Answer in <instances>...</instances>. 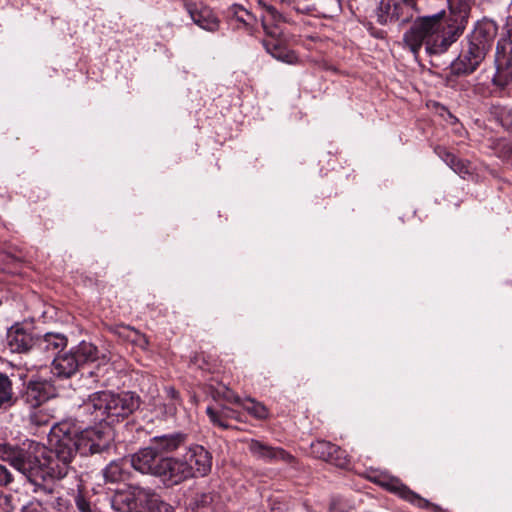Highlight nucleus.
I'll list each match as a JSON object with an SVG mask.
<instances>
[{"label": "nucleus", "instance_id": "f257e3e1", "mask_svg": "<svg viewBox=\"0 0 512 512\" xmlns=\"http://www.w3.org/2000/svg\"><path fill=\"white\" fill-rule=\"evenodd\" d=\"M444 10L433 15L417 17L403 35V43L415 57L424 46L429 56H440L448 51L463 34L468 24L472 0H447Z\"/></svg>", "mask_w": 512, "mask_h": 512}, {"label": "nucleus", "instance_id": "f03ea898", "mask_svg": "<svg viewBox=\"0 0 512 512\" xmlns=\"http://www.w3.org/2000/svg\"><path fill=\"white\" fill-rule=\"evenodd\" d=\"M110 441V435L97 428L80 431L70 421L55 424L50 430L49 444L52 447V454L58 458L59 465H54L52 470L64 478L77 452L84 456L99 453L109 447Z\"/></svg>", "mask_w": 512, "mask_h": 512}, {"label": "nucleus", "instance_id": "7ed1b4c3", "mask_svg": "<svg viewBox=\"0 0 512 512\" xmlns=\"http://www.w3.org/2000/svg\"><path fill=\"white\" fill-rule=\"evenodd\" d=\"M0 460L8 462L15 470L36 485L42 481L62 479L54 473V465H59L58 458L37 441L26 439L20 444L0 443Z\"/></svg>", "mask_w": 512, "mask_h": 512}, {"label": "nucleus", "instance_id": "20e7f679", "mask_svg": "<svg viewBox=\"0 0 512 512\" xmlns=\"http://www.w3.org/2000/svg\"><path fill=\"white\" fill-rule=\"evenodd\" d=\"M139 407V400L130 393L115 394L111 391L93 393L82 408L89 412L92 421H119Z\"/></svg>", "mask_w": 512, "mask_h": 512}, {"label": "nucleus", "instance_id": "39448f33", "mask_svg": "<svg viewBox=\"0 0 512 512\" xmlns=\"http://www.w3.org/2000/svg\"><path fill=\"white\" fill-rule=\"evenodd\" d=\"M159 501V496L153 489L130 485L114 495L112 507L120 512H152Z\"/></svg>", "mask_w": 512, "mask_h": 512}, {"label": "nucleus", "instance_id": "423d86ee", "mask_svg": "<svg viewBox=\"0 0 512 512\" xmlns=\"http://www.w3.org/2000/svg\"><path fill=\"white\" fill-rule=\"evenodd\" d=\"M503 35L496 47V73L492 79L495 86L503 89L512 82V20H507Z\"/></svg>", "mask_w": 512, "mask_h": 512}, {"label": "nucleus", "instance_id": "0eeeda50", "mask_svg": "<svg viewBox=\"0 0 512 512\" xmlns=\"http://www.w3.org/2000/svg\"><path fill=\"white\" fill-rule=\"evenodd\" d=\"M281 15L272 7L267 6L262 15V26L267 35V39L263 40L266 50L275 58L286 60L287 55L282 48V30L279 27Z\"/></svg>", "mask_w": 512, "mask_h": 512}, {"label": "nucleus", "instance_id": "6e6552de", "mask_svg": "<svg viewBox=\"0 0 512 512\" xmlns=\"http://www.w3.org/2000/svg\"><path fill=\"white\" fill-rule=\"evenodd\" d=\"M488 51L467 37V44L463 47L458 58L452 63V71L456 75H469L473 73L485 59Z\"/></svg>", "mask_w": 512, "mask_h": 512}, {"label": "nucleus", "instance_id": "1a4fd4ad", "mask_svg": "<svg viewBox=\"0 0 512 512\" xmlns=\"http://www.w3.org/2000/svg\"><path fill=\"white\" fill-rule=\"evenodd\" d=\"M164 458L165 456L158 451L157 447L150 445L131 455L130 464L142 474L158 477Z\"/></svg>", "mask_w": 512, "mask_h": 512}, {"label": "nucleus", "instance_id": "9d476101", "mask_svg": "<svg viewBox=\"0 0 512 512\" xmlns=\"http://www.w3.org/2000/svg\"><path fill=\"white\" fill-rule=\"evenodd\" d=\"M181 458L190 467V478L205 476L211 470L212 457L202 446L190 447Z\"/></svg>", "mask_w": 512, "mask_h": 512}, {"label": "nucleus", "instance_id": "9b49d317", "mask_svg": "<svg viewBox=\"0 0 512 512\" xmlns=\"http://www.w3.org/2000/svg\"><path fill=\"white\" fill-rule=\"evenodd\" d=\"M311 453L314 457L340 468H344L350 463L347 453L337 445L328 441L317 440L313 442L311 444Z\"/></svg>", "mask_w": 512, "mask_h": 512}, {"label": "nucleus", "instance_id": "f8f14e48", "mask_svg": "<svg viewBox=\"0 0 512 512\" xmlns=\"http://www.w3.org/2000/svg\"><path fill=\"white\" fill-rule=\"evenodd\" d=\"M158 477L168 485H178L190 479V467L186 466L181 457L165 456Z\"/></svg>", "mask_w": 512, "mask_h": 512}, {"label": "nucleus", "instance_id": "ddd939ff", "mask_svg": "<svg viewBox=\"0 0 512 512\" xmlns=\"http://www.w3.org/2000/svg\"><path fill=\"white\" fill-rule=\"evenodd\" d=\"M52 396V386L44 380H31L22 395L24 404L29 408H38Z\"/></svg>", "mask_w": 512, "mask_h": 512}, {"label": "nucleus", "instance_id": "4468645a", "mask_svg": "<svg viewBox=\"0 0 512 512\" xmlns=\"http://www.w3.org/2000/svg\"><path fill=\"white\" fill-rule=\"evenodd\" d=\"M67 342L64 334L46 333L36 338L34 354L44 359H50L64 349L67 346Z\"/></svg>", "mask_w": 512, "mask_h": 512}, {"label": "nucleus", "instance_id": "2eb2a0df", "mask_svg": "<svg viewBox=\"0 0 512 512\" xmlns=\"http://www.w3.org/2000/svg\"><path fill=\"white\" fill-rule=\"evenodd\" d=\"M193 512H226L224 498L216 491L196 493L189 502Z\"/></svg>", "mask_w": 512, "mask_h": 512}, {"label": "nucleus", "instance_id": "dca6fc26", "mask_svg": "<svg viewBox=\"0 0 512 512\" xmlns=\"http://www.w3.org/2000/svg\"><path fill=\"white\" fill-rule=\"evenodd\" d=\"M248 449L253 457L266 462L283 461L291 463L294 459L293 456L284 449L272 447L255 439L248 442Z\"/></svg>", "mask_w": 512, "mask_h": 512}, {"label": "nucleus", "instance_id": "f3484780", "mask_svg": "<svg viewBox=\"0 0 512 512\" xmlns=\"http://www.w3.org/2000/svg\"><path fill=\"white\" fill-rule=\"evenodd\" d=\"M375 482L386 490L397 494L402 499L416 505L417 507L426 508L429 506V502L426 499L410 490L397 478L390 477L377 479Z\"/></svg>", "mask_w": 512, "mask_h": 512}, {"label": "nucleus", "instance_id": "a211bd4d", "mask_svg": "<svg viewBox=\"0 0 512 512\" xmlns=\"http://www.w3.org/2000/svg\"><path fill=\"white\" fill-rule=\"evenodd\" d=\"M497 33V24L493 20L483 19L477 22L473 31L468 35V38L489 51Z\"/></svg>", "mask_w": 512, "mask_h": 512}, {"label": "nucleus", "instance_id": "6ab92c4d", "mask_svg": "<svg viewBox=\"0 0 512 512\" xmlns=\"http://www.w3.org/2000/svg\"><path fill=\"white\" fill-rule=\"evenodd\" d=\"M36 339L21 327H11L7 334V344L12 352L25 353L35 350Z\"/></svg>", "mask_w": 512, "mask_h": 512}, {"label": "nucleus", "instance_id": "aec40b11", "mask_svg": "<svg viewBox=\"0 0 512 512\" xmlns=\"http://www.w3.org/2000/svg\"><path fill=\"white\" fill-rule=\"evenodd\" d=\"M79 367L77 356L71 350L54 358L52 373L59 378H70L78 371Z\"/></svg>", "mask_w": 512, "mask_h": 512}, {"label": "nucleus", "instance_id": "412c9836", "mask_svg": "<svg viewBox=\"0 0 512 512\" xmlns=\"http://www.w3.org/2000/svg\"><path fill=\"white\" fill-rule=\"evenodd\" d=\"M206 414L213 425L222 429H228L230 427L228 424L229 419L240 420V414L237 411L224 405L216 407L208 406L206 408Z\"/></svg>", "mask_w": 512, "mask_h": 512}, {"label": "nucleus", "instance_id": "4be33fe9", "mask_svg": "<svg viewBox=\"0 0 512 512\" xmlns=\"http://www.w3.org/2000/svg\"><path fill=\"white\" fill-rule=\"evenodd\" d=\"M186 8L193 22L202 29L215 31L218 28V21L209 9L197 10L193 4H187Z\"/></svg>", "mask_w": 512, "mask_h": 512}, {"label": "nucleus", "instance_id": "5701e85b", "mask_svg": "<svg viewBox=\"0 0 512 512\" xmlns=\"http://www.w3.org/2000/svg\"><path fill=\"white\" fill-rule=\"evenodd\" d=\"M16 401L12 380L8 375L0 372V408L10 409L16 404Z\"/></svg>", "mask_w": 512, "mask_h": 512}, {"label": "nucleus", "instance_id": "b1692460", "mask_svg": "<svg viewBox=\"0 0 512 512\" xmlns=\"http://www.w3.org/2000/svg\"><path fill=\"white\" fill-rule=\"evenodd\" d=\"M126 462L117 460L110 462L103 470L106 482L118 483L126 479L128 472L125 468Z\"/></svg>", "mask_w": 512, "mask_h": 512}, {"label": "nucleus", "instance_id": "393cba45", "mask_svg": "<svg viewBox=\"0 0 512 512\" xmlns=\"http://www.w3.org/2000/svg\"><path fill=\"white\" fill-rule=\"evenodd\" d=\"M72 351L77 356V361L80 366L99 359V351L97 347L90 342L82 341L78 346L73 348Z\"/></svg>", "mask_w": 512, "mask_h": 512}, {"label": "nucleus", "instance_id": "a878e982", "mask_svg": "<svg viewBox=\"0 0 512 512\" xmlns=\"http://www.w3.org/2000/svg\"><path fill=\"white\" fill-rule=\"evenodd\" d=\"M185 440V436L180 433L164 435L154 438L152 445L158 448V451L172 452L180 447Z\"/></svg>", "mask_w": 512, "mask_h": 512}, {"label": "nucleus", "instance_id": "bb28decb", "mask_svg": "<svg viewBox=\"0 0 512 512\" xmlns=\"http://www.w3.org/2000/svg\"><path fill=\"white\" fill-rule=\"evenodd\" d=\"M30 410L31 411L29 413V422L32 425L38 427L46 426L54 418L53 410L48 407L40 406L38 408H32Z\"/></svg>", "mask_w": 512, "mask_h": 512}, {"label": "nucleus", "instance_id": "cd10ccee", "mask_svg": "<svg viewBox=\"0 0 512 512\" xmlns=\"http://www.w3.org/2000/svg\"><path fill=\"white\" fill-rule=\"evenodd\" d=\"M242 408L247 411L252 417L258 420L267 419L269 416V411L267 407L253 398L244 399V404Z\"/></svg>", "mask_w": 512, "mask_h": 512}, {"label": "nucleus", "instance_id": "c85d7f7f", "mask_svg": "<svg viewBox=\"0 0 512 512\" xmlns=\"http://www.w3.org/2000/svg\"><path fill=\"white\" fill-rule=\"evenodd\" d=\"M392 15L396 18V22L407 23L413 19V17L420 12V9H411L407 5H404L400 1L393 2Z\"/></svg>", "mask_w": 512, "mask_h": 512}, {"label": "nucleus", "instance_id": "c756f323", "mask_svg": "<svg viewBox=\"0 0 512 512\" xmlns=\"http://www.w3.org/2000/svg\"><path fill=\"white\" fill-rule=\"evenodd\" d=\"M393 1L392 0H382L377 10V21L378 23L385 25L387 23L396 21V18L393 17Z\"/></svg>", "mask_w": 512, "mask_h": 512}, {"label": "nucleus", "instance_id": "7c9ffc66", "mask_svg": "<svg viewBox=\"0 0 512 512\" xmlns=\"http://www.w3.org/2000/svg\"><path fill=\"white\" fill-rule=\"evenodd\" d=\"M435 152L447 165L450 166L451 169L455 168L457 161H461L454 154L449 152L445 147L438 146L435 149Z\"/></svg>", "mask_w": 512, "mask_h": 512}, {"label": "nucleus", "instance_id": "2f4dec72", "mask_svg": "<svg viewBox=\"0 0 512 512\" xmlns=\"http://www.w3.org/2000/svg\"><path fill=\"white\" fill-rule=\"evenodd\" d=\"M132 344L140 347L141 349H147L149 345V340L145 334H142L140 331L134 328L132 332V336L129 340Z\"/></svg>", "mask_w": 512, "mask_h": 512}, {"label": "nucleus", "instance_id": "473e14b6", "mask_svg": "<svg viewBox=\"0 0 512 512\" xmlns=\"http://www.w3.org/2000/svg\"><path fill=\"white\" fill-rule=\"evenodd\" d=\"M133 330H134L133 327L123 325V324L116 325L111 328V331L114 334H116L118 337L123 338L124 340H127V341L130 340Z\"/></svg>", "mask_w": 512, "mask_h": 512}, {"label": "nucleus", "instance_id": "72a5a7b5", "mask_svg": "<svg viewBox=\"0 0 512 512\" xmlns=\"http://www.w3.org/2000/svg\"><path fill=\"white\" fill-rule=\"evenodd\" d=\"M180 401H169L159 404V409L164 416H173L177 412Z\"/></svg>", "mask_w": 512, "mask_h": 512}, {"label": "nucleus", "instance_id": "f704fd0d", "mask_svg": "<svg viewBox=\"0 0 512 512\" xmlns=\"http://www.w3.org/2000/svg\"><path fill=\"white\" fill-rule=\"evenodd\" d=\"M74 502L80 512H92L89 501L80 490L74 496Z\"/></svg>", "mask_w": 512, "mask_h": 512}, {"label": "nucleus", "instance_id": "c9c22d12", "mask_svg": "<svg viewBox=\"0 0 512 512\" xmlns=\"http://www.w3.org/2000/svg\"><path fill=\"white\" fill-rule=\"evenodd\" d=\"M12 500L11 495L0 492V512H14L15 506Z\"/></svg>", "mask_w": 512, "mask_h": 512}, {"label": "nucleus", "instance_id": "e433bc0d", "mask_svg": "<svg viewBox=\"0 0 512 512\" xmlns=\"http://www.w3.org/2000/svg\"><path fill=\"white\" fill-rule=\"evenodd\" d=\"M14 481L11 471L4 465L0 464V487H7Z\"/></svg>", "mask_w": 512, "mask_h": 512}, {"label": "nucleus", "instance_id": "4c0bfd02", "mask_svg": "<svg viewBox=\"0 0 512 512\" xmlns=\"http://www.w3.org/2000/svg\"><path fill=\"white\" fill-rule=\"evenodd\" d=\"M223 399L229 403H233L241 407L244 404V399H241L238 395L234 394L231 391H227L226 393H224Z\"/></svg>", "mask_w": 512, "mask_h": 512}, {"label": "nucleus", "instance_id": "58836bf2", "mask_svg": "<svg viewBox=\"0 0 512 512\" xmlns=\"http://www.w3.org/2000/svg\"><path fill=\"white\" fill-rule=\"evenodd\" d=\"M453 170L460 175L469 173L468 165L463 160L457 161V165L455 166V168H453Z\"/></svg>", "mask_w": 512, "mask_h": 512}, {"label": "nucleus", "instance_id": "ea45409f", "mask_svg": "<svg viewBox=\"0 0 512 512\" xmlns=\"http://www.w3.org/2000/svg\"><path fill=\"white\" fill-rule=\"evenodd\" d=\"M165 393L169 401H179V394L174 387L168 386L165 388Z\"/></svg>", "mask_w": 512, "mask_h": 512}, {"label": "nucleus", "instance_id": "a19ab883", "mask_svg": "<svg viewBox=\"0 0 512 512\" xmlns=\"http://www.w3.org/2000/svg\"><path fill=\"white\" fill-rule=\"evenodd\" d=\"M310 0H289V1H285L286 3H295L297 4L298 6L299 5H306Z\"/></svg>", "mask_w": 512, "mask_h": 512}, {"label": "nucleus", "instance_id": "79ce46f5", "mask_svg": "<svg viewBox=\"0 0 512 512\" xmlns=\"http://www.w3.org/2000/svg\"><path fill=\"white\" fill-rule=\"evenodd\" d=\"M510 7L512 8V0H511V4H510Z\"/></svg>", "mask_w": 512, "mask_h": 512}]
</instances>
